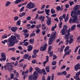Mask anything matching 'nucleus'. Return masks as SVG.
<instances>
[{
    "instance_id": "obj_1",
    "label": "nucleus",
    "mask_w": 80,
    "mask_h": 80,
    "mask_svg": "<svg viewBox=\"0 0 80 80\" xmlns=\"http://www.w3.org/2000/svg\"><path fill=\"white\" fill-rule=\"evenodd\" d=\"M17 38L16 36H13V35L11 36L10 38L8 40V45L10 47H13L15 43V40H16Z\"/></svg>"
},
{
    "instance_id": "obj_2",
    "label": "nucleus",
    "mask_w": 80,
    "mask_h": 80,
    "mask_svg": "<svg viewBox=\"0 0 80 80\" xmlns=\"http://www.w3.org/2000/svg\"><path fill=\"white\" fill-rule=\"evenodd\" d=\"M57 37V35H56V32H53L49 38V40L48 42L49 45H51L52 43V42L55 40V39Z\"/></svg>"
},
{
    "instance_id": "obj_3",
    "label": "nucleus",
    "mask_w": 80,
    "mask_h": 80,
    "mask_svg": "<svg viewBox=\"0 0 80 80\" xmlns=\"http://www.w3.org/2000/svg\"><path fill=\"white\" fill-rule=\"evenodd\" d=\"M38 73L37 71H34L33 75H31L29 76V79L28 80H36L37 79Z\"/></svg>"
},
{
    "instance_id": "obj_4",
    "label": "nucleus",
    "mask_w": 80,
    "mask_h": 80,
    "mask_svg": "<svg viewBox=\"0 0 80 80\" xmlns=\"http://www.w3.org/2000/svg\"><path fill=\"white\" fill-rule=\"evenodd\" d=\"M4 68L5 70H8L10 72H12L13 70V66L10 63H7L6 65L4 66Z\"/></svg>"
},
{
    "instance_id": "obj_5",
    "label": "nucleus",
    "mask_w": 80,
    "mask_h": 80,
    "mask_svg": "<svg viewBox=\"0 0 80 80\" xmlns=\"http://www.w3.org/2000/svg\"><path fill=\"white\" fill-rule=\"evenodd\" d=\"M26 7L28 9H32L35 7V4L33 2H31L27 4Z\"/></svg>"
},
{
    "instance_id": "obj_6",
    "label": "nucleus",
    "mask_w": 80,
    "mask_h": 80,
    "mask_svg": "<svg viewBox=\"0 0 80 80\" xmlns=\"http://www.w3.org/2000/svg\"><path fill=\"white\" fill-rule=\"evenodd\" d=\"M68 28V27H67V25H65L64 26L63 28L61 31V33L62 35H64L67 33V29Z\"/></svg>"
},
{
    "instance_id": "obj_7",
    "label": "nucleus",
    "mask_w": 80,
    "mask_h": 80,
    "mask_svg": "<svg viewBox=\"0 0 80 80\" xmlns=\"http://www.w3.org/2000/svg\"><path fill=\"white\" fill-rule=\"evenodd\" d=\"M73 13V11H72L71 13V16L72 17L69 20V23H75V16H74Z\"/></svg>"
},
{
    "instance_id": "obj_8",
    "label": "nucleus",
    "mask_w": 80,
    "mask_h": 80,
    "mask_svg": "<svg viewBox=\"0 0 80 80\" xmlns=\"http://www.w3.org/2000/svg\"><path fill=\"white\" fill-rule=\"evenodd\" d=\"M71 31V29H70V28H69L68 29V30H67V34H65L64 36V37H65V39H69V35H70V32Z\"/></svg>"
},
{
    "instance_id": "obj_9",
    "label": "nucleus",
    "mask_w": 80,
    "mask_h": 80,
    "mask_svg": "<svg viewBox=\"0 0 80 80\" xmlns=\"http://www.w3.org/2000/svg\"><path fill=\"white\" fill-rule=\"evenodd\" d=\"M78 70H80V64L79 63L77 64L74 66V70L78 71Z\"/></svg>"
},
{
    "instance_id": "obj_10",
    "label": "nucleus",
    "mask_w": 80,
    "mask_h": 80,
    "mask_svg": "<svg viewBox=\"0 0 80 80\" xmlns=\"http://www.w3.org/2000/svg\"><path fill=\"white\" fill-rule=\"evenodd\" d=\"M1 56L2 58H0V61L2 62L3 61V60L4 61L6 60V56H5V53H1Z\"/></svg>"
},
{
    "instance_id": "obj_11",
    "label": "nucleus",
    "mask_w": 80,
    "mask_h": 80,
    "mask_svg": "<svg viewBox=\"0 0 80 80\" xmlns=\"http://www.w3.org/2000/svg\"><path fill=\"white\" fill-rule=\"evenodd\" d=\"M44 47H41L40 48V50L41 51H45L47 48V44H44L43 45Z\"/></svg>"
},
{
    "instance_id": "obj_12",
    "label": "nucleus",
    "mask_w": 80,
    "mask_h": 80,
    "mask_svg": "<svg viewBox=\"0 0 80 80\" xmlns=\"http://www.w3.org/2000/svg\"><path fill=\"white\" fill-rule=\"evenodd\" d=\"M73 15L74 16H77V17H78V15H80V10H78L76 12H74L73 11Z\"/></svg>"
},
{
    "instance_id": "obj_13",
    "label": "nucleus",
    "mask_w": 80,
    "mask_h": 80,
    "mask_svg": "<svg viewBox=\"0 0 80 80\" xmlns=\"http://www.w3.org/2000/svg\"><path fill=\"white\" fill-rule=\"evenodd\" d=\"M71 52L72 50L70 49H69L68 51L66 52V53L64 54L63 58H64L65 56H66V55H70V53Z\"/></svg>"
},
{
    "instance_id": "obj_14",
    "label": "nucleus",
    "mask_w": 80,
    "mask_h": 80,
    "mask_svg": "<svg viewBox=\"0 0 80 80\" xmlns=\"http://www.w3.org/2000/svg\"><path fill=\"white\" fill-rule=\"evenodd\" d=\"M35 70H36L37 71V72H38V73H39L40 74H42V71H41V70L39 68H35Z\"/></svg>"
},
{
    "instance_id": "obj_15",
    "label": "nucleus",
    "mask_w": 80,
    "mask_h": 80,
    "mask_svg": "<svg viewBox=\"0 0 80 80\" xmlns=\"http://www.w3.org/2000/svg\"><path fill=\"white\" fill-rule=\"evenodd\" d=\"M17 29L18 28L17 27H12L11 28V30L12 32H15L17 30Z\"/></svg>"
},
{
    "instance_id": "obj_16",
    "label": "nucleus",
    "mask_w": 80,
    "mask_h": 80,
    "mask_svg": "<svg viewBox=\"0 0 80 80\" xmlns=\"http://www.w3.org/2000/svg\"><path fill=\"white\" fill-rule=\"evenodd\" d=\"M77 16H75V20L74 21V23H77V24H78V23H80V21L78 20V19H77Z\"/></svg>"
},
{
    "instance_id": "obj_17",
    "label": "nucleus",
    "mask_w": 80,
    "mask_h": 80,
    "mask_svg": "<svg viewBox=\"0 0 80 80\" xmlns=\"http://www.w3.org/2000/svg\"><path fill=\"white\" fill-rule=\"evenodd\" d=\"M80 5H77L74 7V10L75 11H77V10H79V9H80Z\"/></svg>"
},
{
    "instance_id": "obj_18",
    "label": "nucleus",
    "mask_w": 80,
    "mask_h": 80,
    "mask_svg": "<svg viewBox=\"0 0 80 80\" xmlns=\"http://www.w3.org/2000/svg\"><path fill=\"white\" fill-rule=\"evenodd\" d=\"M45 12L46 15H50L49 13L50 12V10L49 9H45Z\"/></svg>"
},
{
    "instance_id": "obj_19",
    "label": "nucleus",
    "mask_w": 80,
    "mask_h": 80,
    "mask_svg": "<svg viewBox=\"0 0 80 80\" xmlns=\"http://www.w3.org/2000/svg\"><path fill=\"white\" fill-rule=\"evenodd\" d=\"M39 20H40L41 21H44L45 19V17L42 16H40L38 18Z\"/></svg>"
},
{
    "instance_id": "obj_20",
    "label": "nucleus",
    "mask_w": 80,
    "mask_h": 80,
    "mask_svg": "<svg viewBox=\"0 0 80 80\" xmlns=\"http://www.w3.org/2000/svg\"><path fill=\"white\" fill-rule=\"evenodd\" d=\"M75 28H76V25H73L71 27V31H73V30H75Z\"/></svg>"
},
{
    "instance_id": "obj_21",
    "label": "nucleus",
    "mask_w": 80,
    "mask_h": 80,
    "mask_svg": "<svg viewBox=\"0 0 80 80\" xmlns=\"http://www.w3.org/2000/svg\"><path fill=\"white\" fill-rule=\"evenodd\" d=\"M57 10H58V11H62L63 10V8L62 7L60 8V6H58V7H57L56 8Z\"/></svg>"
},
{
    "instance_id": "obj_22",
    "label": "nucleus",
    "mask_w": 80,
    "mask_h": 80,
    "mask_svg": "<svg viewBox=\"0 0 80 80\" xmlns=\"http://www.w3.org/2000/svg\"><path fill=\"white\" fill-rule=\"evenodd\" d=\"M32 49H33V47L32 46H29L28 47V52H30V51L32 50Z\"/></svg>"
},
{
    "instance_id": "obj_23",
    "label": "nucleus",
    "mask_w": 80,
    "mask_h": 80,
    "mask_svg": "<svg viewBox=\"0 0 80 80\" xmlns=\"http://www.w3.org/2000/svg\"><path fill=\"white\" fill-rule=\"evenodd\" d=\"M26 15V13L25 12H22V13L19 14V17H22L23 16H25Z\"/></svg>"
},
{
    "instance_id": "obj_24",
    "label": "nucleus",
    "mask_w": 80,
    "mask_h": 80,
    "mask_svg": "<svg viewBox=\"0 0 80 80\" xmlns=\"http://www.w3.org/2000/svg\"><path fill=\"white\" fill-rule=\"evenodd\" d=\"M46 61L44 62H43V64H45L46 63H47V62H48V59L49 58L48 57V56H47L46 57Z\"/></svg>"
},
{
    "instance_id": "obj_25",
    "label": "nucleus",
    "mask_w": 80,
    "mask_h": 80,
    "mask_svg": "<svg viewBox=\"0 0 80 80\" xmlns=\"http://www.w3.org/2000/svg\"><path fill=\"white\" fill-rule=\"evenodd\" d=\"M30 44H33L34 42V39H31L29 40Z\"/></svg>"
},
{
    "instance_id": "obj_26",
    "label": "nucleus",
    "mask_w": 80,
    "mask_h": 80,
    "mask_svg": "<svg viewBox=\"0 0 80 80\" xmlns=\"http://www.w3.org/2000/svg\"><path fill=\"white\" fill-rule=\"evenodd\" d=\"M46 70L47 72H50V66H48L46 68Z\"/></svg>"
},
{
    "instance_id": "obj_27",
    "label": "nucleus",
    "mask_w": 80,
    "mask_h": 80,
    "mask_svg": "<svg viewBox=\"0 0 80 80\" xmlns=\"http://www.w3.org/2000/svg\"><path fill=\"white\" fill-rule=\"evenodd\" d=\"M21 1H22V0H16L14 2V3L15 4H17L18 3L21 2Z\"/></svg>"
},
{
    "instance_id": "obj_28",
    "label": "nucleus",
    "mask_w": 80,
    "mask_h": 80,
    "mask_svg": "<svg viewBox=\"0 0 80 80\" xmlns=\"http://www.w3.org/2000/svg\"><path fill=\"white\" fill-rule=\"evenodd\" d=\"M57 28V24H55L54 26L53 27L52 29L51 30L52 31H54L55 30V29L56 28Z\"/></svg>"
},
{
    "instance_id": "obj_29",
    "label": "nucleus",
    "mask_w": 80,
    "mask_h": 80,
    "mask_svg": "<svg viewBox=\"0 0 80 80\" xmlns=\"http://www.w3.org/2000/svg\"><path fill=\"white\" fill-rule=\"evenodd\" d=\"M73 41V39L72 38H70L69 40V44H71Z\"/></svg>"
},
{
    "instance_id": "obj_30",
    "label": "nucleus",
    "mask_w": 80,
    "mask_h": 80,
    "mask_svg": "<svg viewBox=\"0 0 80 80\" xmlns=\"http://www.w3.org/2000/svg\"><path fill=\"white\" fill-rule=\"evenodd\" d=\"M28 57V54H24L23 57V58L24 59H26V58H27Z\"/></svg>"
},
{
    "instance_id": "obj_31",
    "label": "nucleus",
    "mask_w": 80,
    "mask_h": 80,
    "mask_svg": "<svg viewBox=\"0 0 80 80\" xmlns=\"http://www.w3.org/2000/svg\"><path fill=\"white\" fill-rule=\"evenodd\" d=\"M51 22L52 21L51 20H48L47 22L48 25H50L51 24Z\"/></svg>"
},
{
    "instance_id": "obj_32",
    "label": "nucleus",
    "mask_w": 80,
    "mask_h": 80,
    "mask_svg": "<svg viewBox=\"0 0 80 80\" xmlns=\"http://www.w3.org/2000/svg\"><path fill=\"white\" fill-rule=\"evenodd\" d=\"M11 3V2L10 1H8L7 2L5 5V7H8Z\"/></svg>"
},
{
    "instance_id": "obj_33",
    "label": "nucleus",
    "mask_w": 80,
    "mask_h": 80,
    "mask_svg": "<svg viewBox=\"0 0 80 80\" xmlns=\"http://www.w3.org/2000/svg\"><path fill=\"white\" fill-rule=\"evenodd\" d=\"M51 13L52 14H54V13H55V11L52 8L51 10Z\"/></svg>"
},
{
    "instance_id": "obj_34",
    "label": "nucleus",
    "mask_w": 80,
    "mask_h": 80,
    "mask_svg": "<svg viewBox=\"0 0 80 80\" xmlns=\"http://www.w3.org/2000/svg\"><path fill=\"white\" fill-rule=\"evenodd\" d=\"M80 46H78L77 47H76L75 51H74V53H76V52H77L78 50V48H80Z\"/></svg>"
},
{
    "instance_id": "obj_35",
    "label": "nucleus",
    "mask_w": 80,
    "mask_h": 80,
    "mask_svg": "<svg viewBox=\"0 0 80 80\" xmlns=\"http://www.w3.org/2000/svg\"><path fill=\"white\" fill-rule=\"evenodd\" d=\"M74 79H75L76 80H80V78L78 76H74Z\"/></svg>"
},
{
    "instance_id": "obj_36",
    "label": "nucleus",
    "mask_w": 80,
    "mask_h": 80,
    "mask_svg": "<svg viewBox=\"0 0 80 80\" xmlns=\"http://www.w3.org/2000/svg\"><path fill=\"white\" fill-rule=\"evenodd\" d=\"M33 52L34 55H36L37 53H38V50L35 49L34 50Z\"/></svg>"
},
{
    "instance_id": "obj_37",
    "label": "nucleus",
    "mask_w": 80,
    "mask_h": 80,
    "mask_svg": "<svg viewBox=\"0 0 80 80\" xmlns=\"http://www.w3.org/2000/svg\"><path fill=\"white\" fill-rule=\"evenodd\" d=\"M52 46H50L48 48V53H50V51L52 50Z\"/></svg>"
},
{
    "instance_id": "obj_38",
    "label": "nucleus",
    "mask_w": 80,
    "mask_h": 80,
    "mask_svg": "<svg viewBox=\"0 0 80 80\" xmlns=\"http://www.w3.org/2000/svg\"><path fill=\"white\" fill-rule=\"evenodd\" d=\"M69 48H70V47L69 46H67V47H66V48L64 49L65 52H67L68 50L69 49Z\"/></svg>"
},
{
    "instance_id": "obj_39",
    "label": "nucleus",
    "mask_w": 80,
    "mask_h": 80,
    "mask_svg": "<svg viewBox=\"0 0 80 80\" xmlns=\"http://www.w3.org/2000/svg\"><path fill=\"white\" fill-rule=\"evenodd\" d=\"M75 76L76 77H78L79 75H80V71L78 72L77 73L75 74Z\"/></svg>"
},
{
    "instance_id": "obj_40",
    "label": "nucleus",
    "mask_w": 80,
    "mask_h": 80,
    "mask_svg": "<svg viewBox=\"0 0 80 80\" xmlns=\"http://www.w3.org/2000/svg\"><path fill=\"white\" fill-rule=\"evenodd\" d=\"M21 22V21H20V20H19L17 22V25H20Z\"/></svg>"
},
{
    "instance_id": "obj_41",
    "label": "nucleus",
    "mask_w": 80,
    "mask_h": 80,
    "mask_svg": "<svg viewBox=\"0 0 80 80\" xmlns=\"http://www.w3.org/2000/svg\"><path fill=\"white\" fill-rule=\"evenodd\" d=\"M43 12H44V11H40V10H39L38 11V13H39V14H42V13H43Z\"/></svg>"
},
{
    "instance_id": "obj_42",
    "label": "nucleus",
    "mask_w": 80,
    "mask_h": 80,
    "mask_svg": "<svg viewBox=\"0 0 80 80\" xmlns=\"http://www.w3.org/2000/svg\"><path fill=\"white\" fill-rule=\"evenodd\" d=\"M42 71L43 72V75H46L47 74V73H46V72L45 71V69H42Z\"/></svg>"
},
{
    "instance_id": "obj_43",
    "label": "nucleus",
    "mask_w": 80,
    "mask_h": 80,
    "mask_svg": "<svg viewBox=\"0 0 80 80\" xmlns=\"http://www.w3.org/2000/svg\"><path fill=\"white\" fill-rule=\"evenodd\" d=\"M69 3L70 5L71 6V5H73L74 4V2L73 1H69Z\"/></svg>"
},
{
    "instance_id": "obj_44",
    "label": "nucleus",
    "mask_w": 80,
    "mask_h": 80,
    "mask_svg": "<svg viewBox=\"0 0 80 80\" xmlns=\"http://www.w3.org/2000/svg\"><path fill=\"white\" fill-rule=\"evenodd\" d=\"M24 8H25V7L24 6H23L20 9V12H22L24 10Z\"/></svg>"
},
{
    "instance_id": "obj_45",
    "label": "nucleus",
    "mask_w": 80,
    "mask_h": 80,
    "mask_svg": "<svg viewBox=\"0 0 80 80\" xmlns=\"http://www.w3.org/2000/svg\"><path fill=\"white\" fill-rule=\"evenodd\" d=\"M57 64V62L55 61H53L52 62V65H55Z\"/></svg>"
},
{
    "instance_id": "obj_46",
    "label": "nucleus",
    "mask_w": 80,
    "mask_h": 80,
    "mask_svg": "<svg viewBox=\"0 0 80 80\" xmlns=\"http://www.w3.org/2000/svg\"><path fill=\"white\" fill-rule=\"evenodd\" d=\"M18 19V17L16 16L14 18V21H17Z\"/></svg>"
},
{
    "instance_id": "obj_47",
    "label": "nucleus",
    "mask_w": 80,
    "mask_h": 80,
    "mask_svg": "<svg viewBox=\"0 0 80 80\" xmlns=\"http://www.w3.org/2000/svg\"><path fill=\"white\" fill-rule=\"evenodd\" d=\"M41 27V25L40 24H39L38 25H37L36 26V28L37 29L40 28Z\"/></svg>"
},
{
    "instance_id": "obj_48",
    "label": "nucleus",
    "mask_w": 80,
    "mask_h": 80,
    "mask_svg": "<svg viewBox=\"0 0 80 80\" xmlns=\"http://www.w3.org/2000/svg\"><path fill=\"white\" fill-rule=\"evenodd\" d=\"M62 74L64 75H67V72L66 71H65L62 72Z\"/></svg>"
},
{
    "instance_id": "obj_49",
    "label": "nucleus",
    "mask_w": 80,
    "mask_h": 80,
    "mask_svg": "<svg viewBox=\"0 0 80 80\" xmlns=\"http://www.w3.org/2000/svg\"><path fill=\"white\" fill-rule=\"evenodd\" d=\"M57 57L55 55H53V60H56V59L57 58Z\"/></svg>"
},
{
    "instance_id": "obj_50",
    "label": "nucleus",
    "mask_w": 80,
    "mask_h": 80,
    "mask_svg": "<svg viewBox=\"0 0 80 80\" xmlns=\"http://www.w3.org/2000/svg\"><path fill=\"white\" fill-rule=\"evenodd\" d=\"M9 50H12V51H15V48H10L9 49Z\"/></svg>"
},
{
    "instance_id": "obj_51",
    "label": "nucleus",
    "mask_w": 80,
    "mask_h": 80,
    "mask_svg": "<svg viewBox=\"0 0 80 80\" xmlns=\"http://www.w3.org/2000/svg\"><path fill=\"white\" fill-rule=\"evenodd\" d=\"M8 36L6 35L5 34L2 37V38H7Z\"/></svg>"
},
{
    "instance_id": "obj_52",
    "label": "nucleus",
    "mask_w": 80,
    "mask_h": 80,
    "mask_svg": "<svg viewBox=\"0 0 80 80\" xmlns=\"http://www.w3.org/2000/svg\"><path fill=\"white\" fill-rule=\"evenodd\" d=\"M80 36H78V38L77 39V41L78 42H80Z\"/></svg>"
},
{
    "instance_id": "obj_53",
    "label": "nucleus",
    "mask_w": 80,
    "mask_h": 80,
    "mask_svg": "<svg viewBox=\"0 0 80 80\" xmlns=\"http://www.w3.org/2000/svg\"><path fill=\"white\" fill-rule=\"evenodd\" d=\"M35 35V33H32L30 36V37H34Z\"/></svg>"
},
{
    "instance_id": "obj_54",
    "label": "nucleus",
    "mask_w": 80,
    "mask_h": 80,
    "mask_svg": "<svg viewBox=\"0 0 80 80\" xmlns=\"http://www.w3.org/2000/svg\"><path fill=\"white\" fill-rule=\"evenodd\" d=\"M25 38H27L29 36V33H26L25 34Z\"/></svg>"
},
{
    "instance_id": "obj_55",
    "label": "nucleus",
    "mask_w": 80,
    "mask_h": 80,
    "mask_svg": "<svg viewBox=\"0 0 80 80\" xmlns=\"http://www.w3.org/2000/svg\"><path fill=\"white\" fill-rule=\"evenodd\" d=\"M11 60H13V61H15L16 60V58L13 57L11 58Z\"/></svg>"
},
{
    "instance_id": "obj_56",
    "label": "nucleus",
    "mask_w": 80,
    "mask_h": 80,
    "mask_svg": "<svg viewBox=\"0 0 80 80\" xmlns=\"http://www.w3.org/2000/svg\"><path fill=\"white\" fill-rule=\"evenodd\" d=\"M5 42L7 43V40H5L4 41H2V43H3V44H5Z\"/></svg>"
},
{
    "instance_id": "obj_57",
    "label": "nucleus",
    "mask_w": 80,
    "mask_h": 80,
    "mask_svg": "<svg viewBox=\"0 0 80 80\" xmlns=\"http://www.w3.org/2000/svg\"><path fill=\"white\" fill-rule=\"evenodd\" d=\"M40 29H37L36 30V33L37 34H38V33H39V32H40Z\"/></svg>"
},
{
    "instance_id": "obj_58",
    "label": "nucleus",
    "mask_w": 80,
    "mask_h": 80,
    "mask_svg": "<svg viewBox=\"0 0 80 80\" xmlns=\"http://www.w3.org/2000/svg\"><path fill=\"white\" fill-rule=\"evenodd\" d=\"M59 18L60 22H61L62 20H63V17L62 16H60Z\"/></svg>"
},
{
    "instance_id": "obj_59",
    "label": "nucleus",
    "mask_w": 80,
    "mask_h": 80,
    "mask_svg": "<svg viewBox=\"0 0 80 80\" xmlns=\"http://www.w3.org/2000/svg\"><path fill=\"white\" fill-rule=\"evenodd\" d=\"M66 68V66L64 65L61 67V69H64Z\"/></svg>"
},
{
    "instance_id": "obj_60",
    "label": "nucleus",
    "mask_w": 80,
    "mask_h": 80,
    "mask_svg": "<svg viewBox=\"0 0 80 80\" xmlns=\"http://www.w3.org/2000/svg\"><path fill=\"white\" fill-rule=\"evenodd\" d=\"M27 20H31V17L30 16H28L27 18Z\"/></svg>"
},
{
    "instance_id": "obj_61",
    "label": "nucleus",
    "mask_w": 80,
    "mask_h": 80,
    "mask_svg": "<svg viewBox=\"0 0 80 80\" xmlns=\"http://www.w3.org/2000/svg\"><path fill=\"white\" fill-rule=\"evenodd\" d=\"M53 51H52L51 52H50V54L49 55V57H52V56L53 55Z\"/></svg>"
},
{
    "instance_id": "obj_62",
    "label": "nucleus",
    "mask_w": 80,
    "mask_h": 80,
    "mask_svg": "<svg viewBox=\"0 0 80 80\" xmlns=\"http://www.w3.org/2000/svg\"><path fill=\"white\" fill-rule=\"evenodd\" d=\"M51 80H53V79H54V74L53 73L52 74V76H51Z\"/></svg>"
},
{
    "instance_id": "obj_63",
    "label": "nucleus",
    "mask_w": 80,
    "mask_h": 80,
    "mask_svg": "<svg viewBox=\"0 0 80 80\" xmlns=\"http://www.w3.org/2000/svg\"><path fill=\"white\" fill-rule=\"evenodd\" d=\"M22 32H24V33H28V31L26 29L22 31Z\"/></svg>"
},
{
    "instance_id": "obj_64",
    "label": "nucleus",
    "mask_w": 80,
    "mask_h": 80,
    "mask_svg": "<svg viewBox=\"0 0 80 80\" xmlns=\"http://www.w3.org/2000/svg\"><path fill=\"white\" fill-rule=\"evenodd\" d=\"M35 24H32L31 26V28H35Z\"/></svg>"
}]
</instances>
